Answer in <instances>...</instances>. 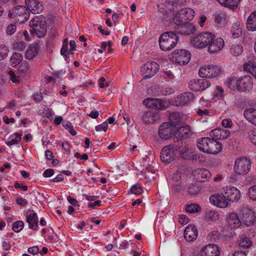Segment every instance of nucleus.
I'll return each instance as SVG.
<instances>
[{
	"instance_id": "obj_1",
	"label": "nucleus",
	"mask_w": 256,
	"mask_h": 256,
	"mask_svg": "<svg viewBox=\"0 0 256 256\" xmlns=\"http://www.w3.org/2000/svg\"><path fill=\"white\" fill-rule=\"evenodd\" d=\"M198 149L208 154H216L220 153L222 148L220 142L215 140L213 138H202L197 141Z\"/></svg>"
},
{
	"instance_id": "obj_2",
	"label": "nucleus",
	"mask_w": 256,
	"mask_h": 256,
	"mask_svg": "<svg viewBox=\"0 0 256 256\" xmlns=\"http://www.w3.org/2000/svg\"><path fill=\"white\" fill-rule=\"evenodd\" d=\"M32 34H36L39 38H42L46 36L47 30V24L45 18L42 16H36L30 22Z\"/></svg>"
},
{
	"instance_id": "obj_3",
	"label": "nucleus",
	"mask_w": 256,
	"mask_h": 256,
	"mask_svg": "<svg viewBox=\"0 0 256 256\" xmlns=\"http://www.w3.org/2000/svg\"><path fill=\"white\" fill-rule=\"evenodd\" d=\"M178 40L176 32L169 31L162 34L159 38V44L161 50H170L176 46Z\"/></svg>"
},
{
	"instance_id": "obj_4",
	"label": "nucleus",
	"mask_w": 256,
	"mask_h": 256,
	"mask_svg": "<svg viewBox=\"0 0 256 256\" xmlns=\"http://www.w3.org/2000/svg\"><path fill=\"white\" fill-rule=\"evenodd\" d=\"M8 16L13 18L20 24L27 21L30 17V12L27 8L23 6H17L9 10Z\"/></svg>"
},
{
	"instance_id": "obj_5",
	"label": "nucleus",
	"mask_w": 256,
	"mask_h": 256,
	"mask_svg": "<svg viewBox=\"0 0 256 256\" xmlns=\"http://www.w3.org/2000/svg\"><path fill=\"white\" fill-rule=\"evenodd\" d=\"M214 34L210 32L198 34L191 39L192 44L198 48H206L209 43L213 40Z\"/></svg>"
},
{
	"instance_id": "obj_6",
	"label": "nucleus",
	"mask_w": 256,
	"mask_h": 256,
	"mask_svg": "<svg viewBox=\"0 0 256 256\" xmlns=\"http://www.w3.org/2000/svg\"><path fill=\"white\" fill-rule=\"evenodd\" d=\"M190 58V54L188 50L180 49L175 50L171 54L170 60L173 63L184 66L189 62Z\"/></svg>"
},
{
	"instance_id": "obj_7",
	"label": "nucleus",
	"mask_w": 256,
	"mask_h": 256,
	"mask_svg": "<svg viewBox=\"0 0 256 256\" xmlns=\"http://www.w3.org/2000/svg\"><path fill=\"white\" fill-rule=\"evenodd\" d=\"M222 71V68L219 65H205L200 67L198 74L202 78H214L220 76Z\"/></svg>"
},
{
	"instance_id": "obj_8",
	"label": "nucleus",
	"mask_w": 256,
	"mask_h": 256,
	"mask_svg": "<svg viewBox=\"0 0 256 256\" xmlns=\"http://www.w3.org/2000/svg\"><path fill=\"white\" fill-rule=\"evenodd\" d=\"M178 152V146L168 145L162 150L160 159L164 162L168 164L173 162Z\"/></svg>"
},
{
	"instance_id": "obj_9",
	"label": "nucleus",
	"mask_w": 256,
	"mask_h": 256,
	"mask_svg": "<svg viewBox=\"0 0 256 256\" xmlns=\"http://www.w3.org/2000/svg\"><path fill=\"white\" fill-rule=\"evenodd\" d=\"M251 167L250 160L246 158H237L234 163V171L238 174H246L248 172Z\"/></svg>"
},
{
	"instance_id": "obj_10",
	"label": "nucleus",
	"mask_w": 256,
	"mask_h": 256,
	"mask_svg": "<svg viewBox=\"0 0 256 256\" xmlns=\"http://www.w3.org/2000/svg\"><path fill=\"white\" fill-rule=\"evenodd\" d=\"M210 201L212 204L220 208H226L230 204L223 192L212 195L210 198Z\"/></svg>"
},
{
	"instance_id": "obj_11",
	"label": "nucleus",
	"mask_w": 256,
	"mask_h": 256,
	"mask_svg": "<svg viewBox=\"0 0 256 256\" xmlns=\"http://www.w3.org/2000/svg\"><path fill=\"white\" fill-rule=\"evenodd\" d=\"M242 220L246 226L253 225L256 221V216L253 210L248 207H244L242 210Z\"/></svg>"
},
{
	"instance_id": "obj_12",
	"label": "nucleus",
	"mask_w": 256,
	"mask_h": 256,
	"mask_svg": "<svg viewBox=\"0 0 256 256\" xmlns=\"http://www.w3.org/2000/svg\"><path fill=\"white\" fill-rule=\"evenodd\" d=\"M224 46V42L221 38H216L214 35L213 40L206 47L207 51L210 54L219 52L222 50Z\"/></svg>"
},
{
	"instance_id": "obj_13",
	"label": "nucleus",
	"mask_w": 256,
	"mask_h": 256,
	"mask_svg": "<svg viewBox=\"0 0 256 256\" xmlns=\"http://www.w3.org/2000/svg\"><path fill=\"white\" fill-rule=\"evenodd\" d=\"M189 88L194 92L202 91L210 87V83L206 79L191 80L188 84Z\"/></svg>"
},
{
	"instance_id": "obj_14",
	"label": "nucleus",
	"mask_w": 256,
	"mask_h": 256,
	"mask_svg": "<svg viewBox=\"0 0 256 256\" xmlns=\"http://www.w3.org/2000/svg\"><path fill=\"white\" fill-rule=\"evenodd\" d=\"M222 192L230 202L237 201L240 198V191L234 187L230 186L224 187L223 188Z\"/></svg>"
},
{
	"instance_id": "obj_15",
	"label": "nucleus",
	"mask_w": 256,
	"mask_h": 256,
	"mask_svg": "<svg viewBox=\"0 0 256 256\" xmlns=\"http://www.w3.org/2000/svg\"><path fill=\"white\" fill-rule=\"evenodd\" d=\"M252 78L249 76H244L238 78V86L240 92H249L252 88Z\"/></svg>"
},
{
	"instance_id": "obj_16",
	"label": "nucleus",
	"mask_w": 256,
	"mask_h": 256,
	"mask_svg": "<svg viewBox=\"0 0 256 256\" xmlns=\"http://www.w3.org/2000/svg\"><path fill=\"white\" fill-rule=\"evenodd\" d=\"M25 4L28 10L34 14H40L44 10V5L37 0H25Z\"/></svg>"
},
{
	"instance_id": "obj_17",
	"label": "nucleus",
	"mask_w": 256,
	"mask_h": 256,
	"mask_svg": "<svg viewBox=\"0 0 256 256\" xmlns=\"http://www.w3.org/2000/svg\"><path fill=\"white\" fill-rule=\"evenodd\" d=\"M195 96L193 93L186 92L177 96L176 102L178 106H184L193 102Z\"/></svg>"
},
{
	"instance_id": "obj_18",
	"label": "nucleus",
	"mask_w": 256,
	"mask_h": 256,
	"mask_svg": "<svg viewBox=\"0 0 256 256\" xmlns=\"http://www.w3.org/2000/svg\"><path fill=\"white\" fill-rule=\"evenodd\" d=\"M142 71L144 72L146 76L144 78H150L154 76L159 70L158 64L154 62H151L145 64L142 68Z\"/></svg>"
},
{
	"instance_id": "obj_19",
	"label": "nucleus",
	"mask_w": 256,
	"mask_h": 256,
	"mask_svg": "<svg viewBox=\"0 0 256 256\" xmlns=\"http://www.w3.org/2000/svg\"><path fill=\"white\" fill-rule=\"evenodd\" d=\"M193 174L196 180L200 182H206L211 176L210 172L205 168L196 169Z\"/></svg>"
},
{
	"instance_id": "obj_20",
	"label": "nucleus",
	"mask_w": 256,
	"mask_h": 256,
	"mask_svg": "<svg viewBox=\"0 0 256 256\" xmlns=\"http://www.w3.org/2000/svg\"><path fill=\"white\" fill-rule=\"evenodd\" d=\"M173 129L174 128L169 123H163L160 126L158 135L161 138L168 140L171 137Z\"/></svg>"
},
{
	"instance_id": "obj_21",
	"label": "nucleus",
	"mask_w": 256,
	"mask_h": 256,
	"mask_svg": "<svg viewBox=\"0 0 256 256\" xmlns=\"http://www.w3.org/2000/svg\"><path fill=\"white\" fill-rule=\"evenodd\" d=\"M184 235L186 241L193 242L198 236V230L195 226L190 225L185 228Z\"/></svg>"
},
{
	"instance_id": "obj_22",
	"label": "nucleus",
	"mask_w": 256,
	"mask_h": 256,
	"mask_svg": "<svg viewBox=\"0 0 256 256\" xmlns=\"http://www.w3.org/2000/svg\"><path fill=\"white\" fill-rule=\"evenodd\" d=\"M176 26L177 28H175L178 31H174V32L177 34V35L178 34L188 35L194 33L195 30L194 26L192 24L190 23V22L180 24Z\"/></svg>"
},
{
	"instance_id": "obj_23",
	"label": "nucleus",
	"mask_w": 256,
	"mask_h": 256,
	"mask_svg": "<svg viewBox=\"0 0 256 256\" xmlns=\"http://www.w3.org/2000/svg\"><path fill=\"white\" fill-rule=\"evenodd\" d=\"M201 256H219L220 250L216 244L206 245L200 252Z\"/></svg>"
},
{
	"instance_id": "obj_24",
	"label": "nucleus",
	"mask_w": 256,
	"mask_h": 256,
	"mask_svg": "<svg viewBox=\"0 0 256 256\" xmlns=\"http://www.w3.org/2000/svg\"><path fill=\"white\" fill-rule=\"evenodd\" d=\"M40 50V47L38 44H31L26 51V58L28 60H33L38 54Z\"/></svg>"
},
{
	"instance_id": "obj_25",
	"label": "nucleus",
	"mask_w": 256,
	"mask_h": 256,
	"mask_svg": "<svg viewBox=\"0 0 256 256\" xmlns=\"http://www.w3.org/2000/svg\"><path fill=\"white\" fill-rule=\"evenodd\" d=\"M191 132L188 126H182L178 128L174 138V141L178 142L180 140L187 138L191 136Z\"/></svg>"
},
{
	"instance_id": "obj_26",
	"label": "nucleus",
	"mask_w": 256,
	"mask_h": 256,
	"mask_svg": "<svg viewBox=\"0 0 256 256\" xmlns=\"http://www.w3.org/2000/svg\"><path fill=\"white\" fill-rule=\"evenodd\" d=\"M144 103L146 107L156 110H163L164 107L162 100L158 98H147L144 101Z\"/></svg>"
},
{
	"instance_id": "obj_27",
	"label": "nucleus",
	"mask_w": 256,
	"mask_h": 256,
	"mask_svg": "<svg viewBox=\"0 0 256 256\" xmlns=\"http://www.w3.org/2000/svg\"><path fill=\"white\" fill-rule=\"evenodd\" d=\"M230 134V131L222 128H216L210 132V136L216 140H224L228 138Z\"/></svg>"
},
{
	"instance_id": "obj_28",
	"label": "nucleus",
	"mask_w": 256,
	"mask_h": 256,
	"mask_svg": "<svg viewBox=\"0 0 256 256\" xmlns=\"http://www.w3.org/2000/svg\"><path fill=\"white\" fill-rule=\"evenodd\" d=\"M26 221L28 224V227L30 229L38 230V217L37 214L34 211H32L30 214H28Z\"/></svg>"
},
{
	"instance_id": "obj_29",
	"label": "nucleus",
	"mask_w": 256,
	"mask_h": 256,
	"mask_svg": "<svg viewBox=\"0 0 256 256\" xmlns=\"http://www.w3.org/2000/svg\"><path fill=\"white\" fill-rule=\"evenodd\" d=\"M168 123L174 128L178 124H180L183 122V114L180 112H172L170 114Z\"/></svg>"
},
{
	"instance_id": "obj_30",
	"label": "nucleus",
	"mask_w": 256,
	"mask_h": 256,
	"mask_svg": "<svg viewBox=\"0 0 256 256\" xmlns=\"http://www.w3.org/2000/svg\"><path fill=\"white\" fill-rule=\"evenodd\" d=\"M244 118L253 125L256 126V109L246 108L244 113Z\"/></svg>"
},
{
	"instance_id": "obj_31",
	"label": "nucleus",
	"mask_w": 256,
	"mask_h": 256,
	"mask_svg": "<svg viewBox=\"0 0 256 256\" xmlns=\"http://www.w3.org/2000/svg\"><path fill=\"white\" fill-rule=\"evenodd\" d=\"M158 118L157 112H146L142 116V120L146 124L154 123Z\"/></svg>"
},
{
	"instance_id": "obj_32",
	"label": "nucleus",
	"mask_w": 256,
	"mask_h": 256,
	"mask_svg": "<svg viewBox=\"0 0 256 256\" xmlns=\"http://www.w3.org/2000/svg\"><path fill=\"white\" fill-rule=\"evenodd\" d=\"M226 221L230 228H235L240 226L241 224L238 216L234 213L230 214L226 218Z\"/></svg>"
},
{
	"instance_id": "obj_33",
	"label": "nucleus",
	"mask_w": 256,
	"mask_h": 256,
	"mask_svg": "<svg viewBox=\"0 0 256 256\" xmlns=\"http://www.w3.org/2000/svg\"><path fill=\"white\" fill-rule=\"evenodd\" d=\"M22 60L23 56L22 54L16 52H13L10 59V66L14 68L16 67L23 62Z\"/></svg>"
},
{
	"instance_id": "obj_34",
	"label": "nucleus",
	"mask_w": 256,
	"mask_h": 256,
	"mask_svg": "<svg viewBox=\"0 0 256 256\" xmlns=\"http://www.w3.org/2000/svg\"><path fill=\"white\" fill-rule=\"evenodd\" d=\"M246 27L250 30H256V11L252 12L248 17Z\"/></svg>"
},
{
	"instance_id": "obj_35",
	"label": "nucleus",
	"mask_w": 256,
	"mask_h": 256,
	"mask_svg": "<svg viewBox=\"0 0 256 256\" xmlns=\"http://www.w3.org/2000/svg\"><path fill=\"white\" fill-rule=\"evenodd\" d=\"M30 70L28 63L26 61H23L21 62L18 68V73L22 76H26Z\"/></svg>"
},
{
	"instance_id": "obj_36",
	"label": "nucleus",
	"mask_w": 256,
	"mask_h": 256,
	"mask_svg": "<svg viewBox=\"0 0 256 256\" xmlns=\"http://www.w3.org/2000/svg\"><path fill=\"white\" fill-rule=\"evenodd\" d=\"M181 10H184V12H186V13L184 12L183 17L184 19L182 20L186 22H190L192 20L194 16V11L190 8H182Z\"/></svg>"
},
{
	"instance_id": "obj_37",
	"label": "nucleus",
	"mask_w": 256,
	"mask_h": 256,
	"mask_svg": "<svg viewBox=\"0 0 256 256\" xmlns=\"http://www.w3.org/2000/svg\"><path fill=\"white\" fill-rule=\"evenodd\" d=\"M222 5L231 9L236 8L240 0H217Z\"/></svg>"
},
{
	"instance_id": "obj_38",
	"label": "nucleus",
	"mask_w": 256,
	"mask_h": 256,
	"mask_svg": "<svg viewBox=\"0 0 256 256\" xmlns=\"http://www.w3.org/2000/svg\"><path fill=\"white\" fill-rule=\"evenodd\" d=\"M243 68L245 71L251 74L256 78V64L253 62L245 64L243 66Z\"/></svg>"
},
{
	"instance_id": "obj_39",
	"label": "nucleus",
	"mask_w": 256,
	"mask_h": 256,
	"mask_svg": "<svg viewBox=\"0 0 256 256\" xmlns=\"http://www.w3.org/2000/svg\"><path fill=\"white\" fill-rule=\"evenodd\" d=\"M227 19L228 17L225 14L220 13L215 15L214 22L220 26H222L225 24Z\"/></svg>"
},
{
	"instance_id": "obj_40",
	"label": "nucleus",
	"mask_w": 256,
	"mask_h": 256,
	"mask_svg": "<svg viewBox=\"0 0 256 256\" xmlns=\"http://www.w3.org/2000/svg\"><path fill=\"white\" fill-rule=\"evenodd\" d=\"M184 11L181 10H180L176 14V15L173 18V22L176 25V26L185 23V22L182 20V19H184ZM184 13H186V12H184Z\"/></svg>"
},
{
	"instance_id": "obj_41",
	"label": "nucleus",
	"mask_w": 256,
	"mask_h": 256,
	"mask_svg": "<svg viewBox=\"0 0 256 256\" xmlns=\"http://www.w3.org/2000/svg\"><path fill=\"white\" fill-rule=\"evenodd\" d=\"M178 152H180V156L184 159H190L192 157V152L188 150V148H187L186 146H185L184 148L181 149L178 146Z\"/></svg>"
},
{
	"instance_id": "obj_42",
	"label": "nucleus",
	"mask_w": 256,
	"mask_h": 256,
	"mask_svg": "<svg viewBox=\"0 0 256 256\" xmlns=\"http://www.w3.org/2000/svg\"><path fill=\"white\" fill-rule=\"evenodd\" d=\"M206 217L208 220L215 221L219 218L220 214L218 212L214 210H207L206 212Z\"/></svg>"
},
{
	"instance_id": "obj_43",
	"label": "nucleus",
	"mask_w": 256,
	"mask_h": 256,
	"mask_svg": "<svg viewBox=\"0 0 256 256\" xmlns=\"http://www.w3.org/2000/svg\"><path fill=\"white\" fill-rule=\"evenodd\" d=\"M238 79L236 80L234 77L230 78L227 81V85L231 90H238Z\"/></svg>"
},
{
	"instance_id": "obj_44",
	"label": "nucleus",
	"mask_w": 256,
	"mask_h": 256,
	"mask_svg": "<svg viewBox=\"0 0 256 256\" xmlns=\"http://www.w3.org/2000/svg\"><path fill=\"white\" fill-rule=\"evenodd\" d=\"M185 210L186 212L192 214L200 212L201 210V208L199 205L194 204L186 206Z\"/></svg>"
},
{
	"instance_id": "obj_45",
	"label": "nucleus",
	"mask_w": 256,
	"mask_h": 256,
	"mask_svg": "<svg viewBox=\"0 0 256 256\" xmlns=\"http://www.w3.org/2000/svg\"><path fill=\"white\" fill-rule=\"evenodd\" d=\"M242 50L243 48L242 46L233 44L230 48V52L234 56H238L242 54Z\"/></svg>"
},
{
	"instance_id": "obj_46",
	"label": "nucleus",
	"mask_w": 256,
	"mask_h": 256,
	"mask_svg": "<svg viewBox=\"0 0 256 256\" xmlns=\"http://www.w3.org/2000/svg\"><path fill=\"white\" fill-rule=\"evenodd\" d=\"M26 47V44L24 42L16 41L12 44V49L17 51H23Z\"/></svg>"
},
{
	"instance_id": "obj_47",
	"label": "nucleus",
	"mask_w": 256,
	"mask_h": 256,
	"mask_svg": "<svg viewBox=\"0 0 256 256\" xmlns=\"http://www.w3.org/2000/svg\"><path fill=\"white\" fill-rule=\"evenodd\" d=\"M14 134L16 136V138H12V140H10L9 142H6V144L8 146L18 144L20 142V140H22V134L15 132V133H14Z\"/></svg>"
},
{
	"instance_id": "obj_48",
	"label": "nucleus",
	"mask_w": 256,
	"mask_h": 256,
	"mask_svg": "<svg viewBox=\"0 0 256 256\" xmlns=\"http://www.w3.org/2000/svg\"><path fill=\"white\" fill-rule=\"evenodd\" d=\"M8 52V48L6 45L0 44V61L7 57Z\"/></svg>"
},
{
	"instance_id": "obj_49",
	"label": "nucleus",
	"mask_w": 256,
	"mask_h": 256,
	"mask_svg": "<svg viewBox=\"0 0 256 256\" xmlns=\"http://www.w3.org/2000/svg\"><path fill=\"white\" fill-rule=\"evenodd\" d=\"M252 244V242L249 238L244 237L241 239L239 243V246L242 248H246L250 246Z\"/></svg>"
},
{
	"instance_id": "obj_50",
	"label": "nucleus",
	"mask_w": 256,
	"mask_h": 256,
	"mask_svg": "<svg viewBox=\"0 0 256 256\" xmlns=\"http://www.w3.org/2000/svg\"><path fill=\"white\" fill-rule=\"evenodd\" d=\"M24 226V223L22 221L18 220L13 224L12 230L16 232H20Z\"/></svg>"
},
{
	"instance_id": "obj_51",
	"label": "nucleus",
	"mask_w": 256,
	"mask_h": 256,
	"mask_svg": "<svg viewBox=\"0 0 256 256\" xmlns=\"http://www.w3.org/2000/svg\"><path fill=\"white\" fill-rule=\"evenodd\" d=\"M8 73L10 78L13 83L16 84H18L20 83V76H17L13 70H10Z\"/></svg>"
},
{
	"instance_id": "obj_52",
	"label": "nucleus",
	"mask_w": 256,
	"mask_h": 256,
	"mask_svg": "<svg viewBox=\"0 0 256 256\" xmlns=\"http://www.w3.org/2000/svg\"><path fill=\"white\" fill-rule=\"evenodd\" d=\"M248 138L254 144L256 145V128H252L248 131Z\"/></svg>"
},
{
	"instance_id": "obj_53",
	"label": "nucleus",
	"mask_w": 256,
	"mask_h": 256,
	"mask_svg": "<svg viewBox=\"0 0 256 256\" xmlns=\"http://www.w3.org/2000/svg\"><path fill=\"white\" fill-rule=\"evenodd\" d=\"M249 198L254 201H256V184L251 186L248 189Z\"/></svg>"
},
{
	"instance_id": "obj_54",
	"label": "nucleus",
	"mask_w": 256,
	"mask_h": 256,
	"mask_svg": "<svg viewBox=\"0 0 256 256\" xmlns=\"http://www.w3.org/2000/svg\"><path fill=\"white\" fill-rule=\"evenodd\" d=\"M200 191V188L199 186L193 184L190 187L188 190V193L191 196H195L198 194Z\"/></svg>"
},
{
	"instance_id": "obj_55",
	"label": "nucleus",
	"mask_w": 256,
	"mask_h": 256,
	"mask_svg": "<svg viewBox=\"0 0 256 256\" xmlns=\"http://www.w3.org/2000/svg\"><path fill=\"white\" fill-rule=\"evenodd\" d=\"M63 126L70 133L72 136H75L76 134V131L73 128L72 124L69 122H63Z\"/></svg>"
},
{
	"instance_id": "obj_56",
	"label": "nucleus",
	"mask_w": 256,
	"mask_h": 256,
	"mask_svg": "<svg viewBox=\"0 0 256 256\" xmlns=\"http://www.w3.org/2000/svg\"><path fill=\"white\" fill-rule=\"evenodd\" d=\"M16 30V25L15 24H12L8 26L6 30V34L8 35L13 34Z\"/></svg>"
},
{
	"instance_id": "obj_57",
	"label": "nucleus",
	"mask_w": 256,
	"mask_h": 256,
	"mask_svg": "<svg viewBox=\"0 0 256 256\" xmlns=\"http://www.w3.org/2000/svg\"><path fill=\"white\" fill-rule=\"evenodd\" d=\"M130 191L132 194L136 195H138L142 193V189L141 186L138 185H134L130 188Z\"/></svg>"
},
{
	"instance_id": "obj_58",
	"label": "nucleus",
	"mask_w": 256,
	"mask_h": 256,
	"mask_svg": "<svg viewBox=\"0 0 256 256\" xmlns=\"http://www.w3.org/2000/svg\"><path fill=\"white\" fill-rule=\"evenodd\" d=\"M108 124L106 122H104L102 124L98 125L96 127V131H102L104 130V132H106L108 129Z\"/></svg>"
},
{
	"instance_id": "obj_59",
	"label": "nucleus",
	"mask_w": 256,
	"mask_h": 256,
	"mask_svg": "<svg viewBox=\"0 0 256 256\" xmlns=\"http://www.w3.org/2000/svg\"><path fill=\"white\" fill-rule=\"evenodd\" d=\"M176 172L177 173L176 174V175L180 174L178 176L179 178H180L181 175L182 174H184L185 173L187 172H188V170L185 166H180L178 167Z\"/></svg>"
},
{
	"instance_id": "obj_60",
	"label": "nucleus",
	"mask_w": 256,
	"mask_h": 256,
	"mask_svg": "<svg viewBox=\"0 0 256 256\" xmlns=\"http://www.w3.org/2000/svg\"><path fill=\"white\" fill-rule=\"evenodd\" d=\"M215 92L216 93L215 96L218 97V98H222L224 97V90L222 87L217 86L216 91Z\"/></svg>"
},
{
	"instance_id": "obj_61",
	"label": "nucleus",
	"mask_w": 256,
	"mask_h": 256,
	"mask_svg": "<svg viewBox=\"0 0 256 256\" xmlns=\"http://www.w3.org/2000/svg\"><path fill=\"white\" fill-rule=\"evenodd\" d=\"M222 124L224 128H230L232 125V122L230 118L222 120Z\"/></svg>"
},
{
	"instance_id": "obj_62",
	"label": "nucleus",
	"mask_w": 256,
	"mask_h": 256,
	"mask_svg": "<svg viewBox=\"0 0 256 256\" xmlns=\"http://www.w3.org/2000/svg\"><path fill=\"white\" fill-rule=\"evenodd\" d=\"M172 189L176 192H180L184 190V187L181 184H176L173 185Z\"/></svg>"
},
{
	"instance_id": "obj_63",
	"label": "nucleus",
	"mask_w": 256,
	"mask_h": 256,
	"mask_svg": "<svg viewBox=\"0 0 256 256\" xmlns=\"http://www.w3.org/2000/svg\"><path fill=\"white\" fill-rule=\"evenodd\" d=\"M16 202L18 204L23 206H26L28 203V201L26 199L22 197L17 198L16 199Z\"/></svg>"
},
{
	"instance_id": "obj_64",
	"label": "nucleus",
	"mask_w": 256,
	"mask_h": 256,
	"mask_svg": "<svg viewBox=\"0 0 256 256\" xmlns=\"http://www.w3.org/2000/svg\"><path fill=\"white\" fill-rule=\"evenodd\" d=\"M28 252L34 255L36 254L39 252V248L37 246H34L29 248L28 250Z\"/></svg>"
}]
</instances>
